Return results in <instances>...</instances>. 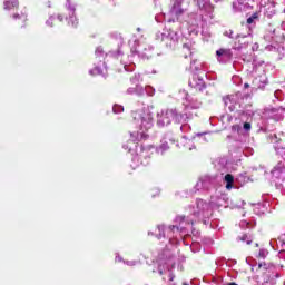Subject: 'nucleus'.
<instances>
[{
  "label": "nucleus",
  "mask_w": 285,
  "mask_h": 285,
  "mask_svg": "<svg viewBox=\"0 0 285 285\" xmlns=\"http://www.w3.org/2000/svg\"><path fill=\"white\" fill-rule=\"evenodd\" d=\"M131 117L134 119V124L139 129L137 131L136 140L139 141V139H148V130L155 126V122L153 120V114L148 109L134 111L131 114Z\"/></svg>",
  "instance_id": "nucleus-1"
},
{
  "label": "nucleus",
  "mask_w": 285,
  "mask_h": 285,
  "mask_svg": "<svg viewBox=\"0 0 285 285\" xmlns=\"http://www.w3.org/2000/svg\"><path fill=\"white\" fill-rule=\"evenodd\" d=\"M184 116L177 112V109H163L157 114V126L164 128V126H170L173 121L181 124Z\"/></svg>",
  "instance_id": "nucleus-2"
},
{
  "label": "nucleus",
  "mask_w": 285,
  "mask_h": 285,
  "mask_svg": "<svg viewBox=\"0 0 285 285\" xmlns=\"http://www.w3.org/2000/svg\"><path fill=\"white\" fill-rule=\"evenodd\" d=\"M253 41V36L248 35H237L235 36L234 48L235 50H242L243 48H248V43Z\"/></svg>",
  "instance_id": "nucleus-3"
},
{
  "label": "nucleus",
  "mask_w": 285,
  "mask_h": 285,
  "mask_svg": "<svg viewBox=\"0 0 285 285\" xmlns=\"http://www.w3.org/2000/svg\"><path fill=\"white\" fill-rule=\"evenodd\" d=\"M240 100H242V98L237 94L227 96L224 99L225 106L228 107V110H230V112H235V110H237V107L239 106Z\"/></svg>",
  "instance_id": "nucleus-4"
},
{
  "label": "nucleus",
  "mask_w": 285,
  "mask_h": 285,
  "mask_svg": "<svg viewBox=\"0 0 285 285\" xmlns=\"http://www.w3.org/2000/svg\"><path fill=\"white\" fill-rule=\"evenodd\" d=\"M210 210V205H208L206 202L203 199H198L196 202V207L194 208V215L199 217V215H206Z\"/></svg>",
  "instance_id": "nucleus-5"
},
{
  "label": "nucleus",
  "mask_w": 285,
  "mask_h": 285,
  "mask_svg": "<svg viewBox=\"0 0 285 285\" xmlns=\"http://www.w3.org/2000/svg\"><path fill=\"white\" fill-rule=\"evenodd\" d=\"M176 222H178V224H180V227H177V226H170L168 229H167V233H168V237H173V234L175 233H184V222H186V217L185 216H178L176 218Z\"/></svg>",
  "instance_id": "nucleus-6"
},
{
  "label": "nucleus",
  "mask_w": 285,
  "mask_h": 285,
  "mask_svg": "<svg viewBox=\"0 0 285 285\" xmlns=\"http://www.w3.org/2000/svg\"><path fill=\"white\" fill-rule=\"evenodd\" d=\"M217 59L220 63H226L233 58V51L230 49H219L216 51Z\"/></svg>",
  "instance_id": "nucleus-7"
},
{
  "label": "nucleus",
  "mask_w": 285,
  "mask_h": 285,
  "mask_svg": "<svg viewBox=\"0 0 285 285\" xmlns=\"http://www.w3.org/2000/svg\"><path fill=\"white\" fill-rule=\"evenodd\" d=\"M161 40L163 41H178L179 37L177 36L176 31H173L171 29H165L161 33Z\"/></svg>",
  "instance_id": "nucleus-8"
},
{
  "label": "nucleus",
  "mask_w": 285,
  "mask_h": 285,
  "mask_svg": "<svg viewBox=\"0 0 285 285\" xmlns=\"http://www.w3.org/2000/svg\"><path fill=\"white\" fill-rule=\"evenodd\" d=\"M67 8H68L69 12L71 13L68 24L72 26V28H77V26H79V20H77V17H75V7H72V4H70V2H68Z\"/></svg>",
  "instance_id": "nucleus-9"
},
{
  "label": "nucleus",
  "mask_w": 285,
  "mask_h": 285,
  "mask_svg": "<svg viewBox=\"0 0 285 285\" xmlns=\"http://www.w3.org/2000/svg\"><path fill=\"white\" fill-rule=\"evenodd\" d=\"M170 14L171 17H176V19H178V17H181L184 14V9H181V4H174V7L170 10Z\"/></svg>",
  "instance_id": "nucleus-10"
},
{
  "label": "nucleus",
  "mask_w": 285,
  "mask_h": 285,
  "mask_svg": "<svg viewBox=\"0 0 285 285\" xmlns=\"http://www.w3.org/2000/svg\"><path fill=\"white\" fill-rule=\"evenodd\" d=\"M225 181H226L227 190H232L233 189V184H235V177H233V175H230V174H227L225 176Z\"/></svg>",
  "instance_id": "nucleus-11"
},
{
  "label": "nucleus",
  "mask_w": 285,
  "mask_h": 285,
  "mask_svg": "<svg viewBox=\"0 0 285 285\" xmlns=\"http://www.w3.org/2000/svg\"><path fill=\"white\" fill-rule=\"evenodd\" d=\"M19 6V1L11 0L4 2V10H12V8H17Z\"/></svg>",
  "instance_id": "nucleus-12"
},
{
  "label": "nucleus",
  "mask_w": 285,
  "mask_h": 285,
  "mask_svg": "<svg viewBox=\"0 0 285 285\" xmlns=\"http://www.w3.org/2000/svg\"><path fill=\"white\" fill-rule=\"evenodd\" d=\"M128 92H129V95H132V92H136V95L141 96V95H144L145 89H144V87H141V86H137V87H136V90L132 89V88H129V89H128Z\"/></svg>",
  "instance_id": "nucleus-13"
},
{
  "label": "nucleus",
  "mask_w": 285,
  "mask_h": 285,
  "mask_svg": "<svg viewBox=\"0 0 285 285\" xmlns=\"http://www.w3.org/2000/svg\"><path fill=\"white\" fill-rule=\"evenodd\" d=\"M189 85L193 87V88H196V90H204V80H198V83H195L193 81L189 82Z\"/></svg>",
  "instance_id": "nucleus-14"
},
{
  "label": "nucleus",
  "mask_w": 285,
  "mask_h": 285,
  "mask_svg": "<svg viewBox=\"0 0 285 285\" xmlns=\"http://www.w3.org/2000/svg\"><path fill=\"white\" fill-rule=\"evenodd\" d=\"M183 52H185V59H188V55H193V52L190 51V45L185 43L183 46Z\"/></svg>",
  "instance_id": "nucleus-15"
},
{
  "label": "nucleus",
  "mask_w": 285,
  "mask_h": 285,
  "mask_svg": "<svg viewBox=\"0 0 285 285\" xmlns=\"http://www.w3.org/2000/svg\"><path fill=\"white\" fill-rule=\"evenodd\" d=\"M114 112L117 115L119 112H124V107L119 106V105H115L112 108Z\"/></svg>",
  "instance_id": "nucleus-16"
},
{
  "label": "nucleus",
  "mask_w": 285,
  "mask_h": 285,
  "mask_svg": "<svg viewBox=\"0 0 285 285\" xmlns=\"http://www.w3.org/2000/svg\"><path fill=\"white\" fill-rule=\"evenodd\" d=\"M266 255H268L266 249H261L258 253V257H261V259H265Z\"/></svg>",
  "instance_id": "nucleus-17"
},
{
  "label": "nucleus",
  "mask_w": 285,
  "mask_h": 285,
  "mask_svg": "<svg viewBox=\"0 0 285 285\" xmlns=\"http://www.w3.org/2000/svg\"><path fill=\"white\" fill-rule=\"evenodd\" d=\"M145 90L149 97H153V95H155V89L153 87H146Z\"/></svg>",
  "instance_id": "nucleus-18"
},
{
  "label": "nucleus",
  "mask_w": 285,
  "mask_h": 285,
  "mask_svg": "<svg viewBox=\"0 0 285 285\" xmlns=\"http://www.w3.org/2000/svg\"><path fill=\"white\" fill-rule=\"evenodd\" d=\"M164 150H168V142L163 144V145L159 147L158 153L164 154Z\"/></svg>",
  "instance_id": "nucleus-19"
},
{
  "label": "nucleus",
  "mask_w": 285,
  "mask_h": 285,
  "mask_svg": "<svg viewBox=\"0 0 285 285\" xmlns=\"http://www.w3.org/2000/svg\"><path fill=\"white\" fill-rule=\"evenodd\" d=\"M90 75H101V69L96 67L92 70H90Z\"/></svg>",
  "instance_id": "nucleus-20"
},
{
  "label": "nucleus",
  "mask_w": 285,
  "mask_h": 285,
  "mask_svg": "<svg viewBox=\"0 0 285 285\" xmlns=\"http://www.w3.org/2000/svg\"><path fill=\"white\" fill-rule=\"evenodd\" d=\"M96 57H104V49L97 48L96 49Z\"/></svg>",
  "instance_id": "nucleus-21"
},
{
  "label": "nucleus",
  "mask_w": 285,
  "mask_h": 285,
  "mask_svg": "<svg viewBox=\"0 0 285 285\" xmlns=\"http://www.w3.org/2000/svg\"><path fill=\"white\" fill-rule=\"evenodd\" d=\"M225 37H229V39H235V36H233V30L225 31Z\"/></svg>",
  "instance_id": "nucleus-22"
},
{
  "label": "nucleus",
  "mask_w": 285,
  "mask_h": 285,
  "mask_svg": "<svg viewBox=\"0 0 285 285\" xmlns=\"http://www.w3.org/2000/svg\"><path fill=\"white\" fill-rule=\"evenodd\" d=\"M255 19H257V17H255V16H253V17H249L248 19H247V23H253L254 21H255Z\"/></svg>",
  "instance_id": "nucleus-23"
},
{
  "label": "nucleus",
  "mask_w": 285,
  "mask_h": 285,
  "mask_svg": "<svg viewBox=\"0 0 285 285\" xmlns=\"http://www.w3.org/2000/svg\"><path fill=\"white\" fill-rule=\"evenodd\" d=\"M244 130H250V122L244 124Z\"/></svg>",
  "instance_id": "nucleus-24"
},
{
  "label": "nucleus",
  "mask_w": 285,
  "mask_h": 285,
  "mask_svg": "<svg viewBox=\"0 0 285 285\" xmlns=\"http://www.w3.org/2000/svg\"><path fill=\"white\" fill-rule=\"evenodd\" d=\"M157 229H158V233H164V230H166V227L159 225V226L157 227Z\"/></svg>",
  "instance_id": "nucleus-25"
},
{
  "label": "nucleus",
  "mask_w": 285,
  "mask_h": 285,
  "mask_svg": "<svg viewBox=\"0 0 285 285\" xmlns=\"http://www.w3.org/2000/svg\"><path fill=\"white\" fill-rule=\"evenodd\" d=\"M50 21H55V17L49 18V20L47 21V26H52L50 24Z\"/></svg>",
  "instance_id": "nucleus-26"
},
{
  "label": "nucleus",
  "mask_w": 285,
  "mask_h": 285,
  "mask_svg": "<svg viewBox=\"0 0 285 285\" xmlns=\"http://www.w3.org/2000/svg\"><path fill=\"white\" fill-rule=\"evenodd\" d=\"M272 174L274 175V177H277V175H278L277 168H275V169L272 171Z\"/></svg>",
  "instance_id": "nucleus-27"
},
{
  "label": "nucleus",
  "mask_w": 285,
  "mask_h": 285,
  "mask_svg": "<svg viewBox=\"0 0 285 285\" xmlns=\"http://www.w3.org/2000/svg\"><path fill=\"white\" fill-rule=\"evenodd\" d=\"M240 239H242V242H246V239H248V236L244 235Z\"/></svg>",
  "instance_id": "nucleus-28"
},
{
  "label": "nucleus",
  "mask_w": 285,
  "mask_h": 285,
  "mask_svg": "<svg viewBox=\"0 0 285 285\" xmlns=\"http://www.w3.org/2000/svg\"><path fill=\"white\" fill-rule=\"evenodd\" d=\"M129 266H135V262H127Z\"/></svg>",
  "instance_id": "nucleus-29"
},
{
  "label": "nucleus",
  "mask_w": 285,
  "mask_h": 285,
  "mask_svg": "<svg viewBox=\"0 0 285 285\" xmlns=\"http://www.w3.org/2000/svg\"><path fill=\"white\" fill-rule=\"evenodd\" d=\"M161 237H165V235H164V234H163V235L159 234V235L157 236L158 239H161Z\"/></svg>",
  "instance_id": "nucleus-30"
},
{
  "label": "nucleus",
  "mask_w": 285,
  "mask_h": 285,
  "mask_svg": "<svg viewBox=\"0 0 285 285\" xmlns=\"http://www.w3.org/2000/svg\"><path fill=\"white\" fill-rule=\"evenodd\" d=\"M244 88H250V85L245 83V85H244Z\"/></svg>",
  "instance_id": "nucleus-31"
},
{
  "label": "nucleus",
  "mask_w": 285,
  "mask_h": 285,
  "mask_svg": "<svg viewBox=\"0 0 285 285\" xmlns=\"http://www.w3.org/2000/svg\"><path fill=\"white\" fill-rule=\"evenodd\" d=\"M58 19H59L60 21H63V17H61V16H58Z\"/></svg>",
  "instance_id": "nucleus-32"
},
{
  "label": "nucleus",
  "mask_w": 285,
  "mask_h": 285,
  "mask_svg": "<svg viewBox=\"0 0 285 285\" xmlns=\"http://www.w3.org/2000/svg\"><path fill=\"white\" fill-rule=\"evenodd\" d=\"M253 243V240H247V244L250 245Z\"/></svg>",
  "instance_id": "nucleus-33"
},
{
  "label": "nucleus",
  "mask_w": 285,
  "mask_h": 285,
  "mask_svg": "<svg viewBox=\"0 0 285 285\" xmlns=\"http://www.w3.org/2000/svg\"><path fill=\"white\" fill-rule=\"evenodd\" d=\"M116 261H118V262H121V258H119V257H116Z\"/></svg>",
  "instance_id": "nucleus-34"
},
{
  "label": "nucleus",
  "mask_w": 285,
  "mask_h": 285,
  "mask_svg": "<svg viewBox=\"0 0 285 285\" xmlns=\"http://www.w3.org/2000/svg\"><path fill=\"white\" fill-rule=\"evenodd\" d=\"M124 148H125V149H128V146L125 145Z\"/></svg>",
  "instance_id": "nucleus-35"
},
{
  "label": "nucleus",
  "mask_w": 285,
  "mask_h": 285,
  "mask_svg": "<svg viewBox=\"0 0 285 285\" xmlns=\"http://www.w3.org/2000/svg\"><path fill=\"white\" fill-rule=\"evenodd\" d=\"M17 17H19V16H13V19H17Z\"/></svg>",
  "instance_id": "nucleus-36"
},
{
  "label": "nucleus",
  "mask_w": 285,
  "mask_h": 285,
  "mask_svg": "<svg viewBox=\"0 0 285 285\" xmlns=\"http://www.w3.org/2000/svg\"><path fill=\"white\" fill-rule=\"evenodd\" d=\"M184 285H188L187 283H184Z\"/></svg>",
  "instance_id": "nucleus-37"
},
{
  "label": "nucleus",
  "mask_w": 285,
  "mask_h": 285,
  "mask_svg": "<svg viewBox=\"0 0 285 285\" xmlns=\"http://www.w3.org/2000/svg\"><path fill=\"white\" fill-rule=\"evenodd\" d=\"M24 21H26V16H24Z\"/></svg>",
  "instance_id": "nucleus-38"
}]
</instances>
